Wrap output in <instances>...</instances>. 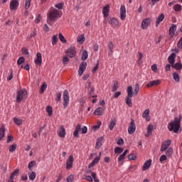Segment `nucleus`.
Masks as SVG:
<instances>
[{
	"label": "nucleus",
	"mask_w": 182,
	"mask_h": 182,
	"mask_svg": "<svg viewBox=\"0 0 182 182\" xmlns=\"http://www.w3.org/2000/svg\"><path fill=\"white\" fill-rule=\"evenodd\" d=\"M139 90H140V86L139 84H136L134 86V90L133 93V87L129 86L127 89V96L125 98V102L129 106V107H132L133 104L132 103V97H133V95L137 96L139 93Z\"/></svg>",
	"instance_id": "obj_1"
},
{
	"label": "nucleus",
	"mask_w": 182,
	"mask_h": 182,
	"mask_svg": "<svg viewBox=\"0 0 182 182\" xmlns=\"http://www.w3.org/2000/svg\"><path fill=\"white\" fill-rule=\"evenodd\" d=\"M62 17V12L56 9H53V10H50L47 14V23L48 25H53L52 22H56L59 18Z\"/></svg>",
	"instance_id": "obj_2"
},
{
	"label": "nucleus",
	"mask_w": 182,
	"mask_h": 182,
	"mask_svg": "<svg viewBox=\"0 0 182 182\" xmlns=\"http://www.w3.org/2000/svg\"><path fill=\"white\" fill-rule=\"evenodd\" d=\"M182 116L180 115L179 117H175L173 121L171 122L168 124V129L169 132H173V133H178L180 130V126L181 124Z\"/></svg>",
	"instance_id": "obj_3"
},
{
	"label": "nucleus",
	"mask_w": 182,
	"mask_h": 182,
	"mask_svg": "<svg viewBox=\"0 0 182 182\" xmlns=\"http://www.w3.org/2000/svg\"><path fill=\"white\" fill-rule=\"evenodd\" d=\"M28 97V92H26V89L20 90L17 91L16 94V103H21L23 100H26Z\"/></svg>",
	"instance_id": "obj_4"
},
{
	"label": "nucleus",
	"mask_w": 182,
	"mask_h": 182,
	"mask_svg": "<svg viewBox=\"0 0 182 182\" xmlns=\"http://www.w3.org/2000/svg\"><path fill=\"white\" fill-rule=\"evenodd\" d=\"M69 106V92L68 90H64L63 92V107L66 109Z\"/></svg>",
	"instance_id": "obj_5"
},
{
	"label": "nucleus",
	"mask_w": 182,
	"mask_h": 182,
	"mask_svg": "<svg viewBox=\"0 0 182 182\" xmlns=\"http://www.w3.org/2000/svg\"><path fill=\"white\" fill-rule=\"evenodd\" d=\"M87 66V63L82 62L80 65L79 70H78V75L82 76L84 72L86 70V68Z\"/></svg>",
	"instance_id": "obj_6"
},
{
	"label": "nucleus",
	"mask_w": 182,
	"mask_h": 182,
	"mask_svg": "<svg viewBox=\"0 0 182 182\" xmlns=\"http://www.w3.org/2000/svg\"><path fill=\"white\" fill-rule=\"evenodd\" d=\"M134 132H136V124L134 123V119H132L128 127V133L129 134H133Z\"/></svg>",
	"instance_id": "obj_7"
},
{
	"label": "nucleus",
	"mask_w": 182,
	"mask_h": 182,
	"mask_svg": "<svg viewBox=\"0 0 182 182\" xmlns=\"http://www.w3.org/2000/svg\"><path fill=\"white\" fill-rule=\"evenodd\" d=\"M66 55L69 58H73L76 55V49L75 47H71L66 50Z\"/></svg>",
	"instance_id": "obj_8"
},
{
	"label": "nucleus",
	"mask_w": 182,
	"mask_h": 182,
	"mask_svg": "<svg viewBox=\"0 0 182 182\" xmlns=\"http://www.w3.org/2000/svg\"><path fill=\"white\" fill-rule=\"evenodd\" d=\"M170 144H171V141L170 139L165 141L164 143H162L161 146V151H166L170 146Z\"/></svg>",
	"instance_id": "obj_9"
},
{
	"label": "nucleus",
	"mask_w": 182,
	"mask_h": 182,
	"mask_svg": "<svg viewBox=\"0 0 182 182\" xmlns=\"http://www.w3.org/2000/svg\"><path fill=\"white\" fill-rule=\"evenodd\" d=\"M18 6H19V2H18V0H12L10 2L11 11H16V9H18Z\"/></svg>",
	"instance_id": "obj_10"
},
{
	"label": "nucleus",
	"mask_w": 182,
	"mask_h": 182,
	"mask_svg": "<svg viewBox=\"0 0 182 182\" xmlns=\"http://www.w3.org/2000/svg\"><path fill=\"white\" fill-rule=\"evenodd\" d=\"M34 63L36 65H38V66L42 65V54L41 53H37L36 58L34 59Z\"/></svg>",
	"instance_id": "obj_11"
},
{
	"label": "nucleus",
	"mask_w": 182,
	"mask_h": 182,
	"mask_svg": "<svg viewBox=\"0 0 182 182\" xmlns=\"http://www.w3.org/2000/svg\"><path fill=\"white\" fill-rule=\"evenodd\" d=\"M120 19H122V21L126 19V6L124 5L121 6L120 8Z\"/></svg>",
	"instance_id": "obj_12"
},
{
	"label": "nucleus",
	"mask_w": 182,
	"mask_h": 182,
	"mask_svg": "<svg viewBox=\"0 0 182 182\" xmlns=\"http://www.w3.org/2000/svg\"><path fill=\"white\" fill-rule=\"evenodd\" d=\"M110 11V6L107 4L102 9V14L104 15V18H107L109 16V12Z\"/></svg>",
	"instance_id": "obj_13"
},
{
	"label": "nucleus",
	"mask_w": 182,
	"mask_h": 182,
	"mask_svg": "<svg viewBox=\"0 0 182 182\" xmlns=\"http://www.w3.org/2000/svg\"><path fill=\"white\" fill-rule=\"evenodd\" d=\"M108 22L112 28H117L119 26V21L114 18H110Z\"/></svg>",
	"instance_id": "obj_14"
},
{
	"label": "nucleus",
	"mask_w": 182,
	"mask_h": 182,
	"mask_svg": "<svg viewBox=\"0 0 182 182\" xmlns=\"http://www.w3.org/2000/svg\"><path fill=\"white\" fill-rule=\"evenodd\" d=\"M161 83V81L160 80H155L153 81L149 82L147 85V87H153V86H157Z\"/></svg>",
	"instance_id": "obj_15"
},
{
	"label": "nucleus",
	"mask_w": 182,
	"mask_h": 182,
	"mask_svg": "<svg viewBox=\"0 0 182 182\" xmlns=\"http://www.w3.org/2000/svg\"><path fill=\"white\" fill-rule=\"evenodd\" d=\"M73 166V156L70 155L68 157V159L66 163V167L68 169L72 168V166Z\"/></svg>",
	"instance_id": "obj_16"
},
{
	"label": "nucleus",
	"mask_w": 182,
	"mask_h": 182,
	"mask_svg": "<svg viewBox=\"0 0 182 182\" xmlns=\"http://www.w3.org/2000/svg\"><path fill=\"white\" fill-rule=\"evenodd\" d=\"M151 20L150 18H146L142 21L141 28V29H146L149 25H150Z\"/></svg>",
	"instance_id": "obj_17"
},
{
	"label": "nucleus",
	"mask_w": 182,
	"mask_h": 182,
	"mask_svg": "<svg viewBox=\"0 0 182 182\" xmlns=\"http://www.w3.org/2000/svg\"><path fill=\"white\" fill-rule=\"evenodd\" d=\"M176 31H177V26H176L175 24H172L169 28V36H171V38H173V36H174Z\"/></svg>",
	"instance_id": "obj_18"
},
{
	"label": "nucleus",
	"mask_w": 182,
	"mask_h": 182,
	"mask_svg": "<svg viewBox=\"0 0 182 182\" xmlns=\"http://www.w3.org/2000/svg\"><path fill=\"white\" fill-rule=\"evenodd\" d=\"M104 113L105 109H103L102 107H98L94 112V114H95V116H102Z\"/></svg>",
	"instance_id": "obj_19"
},
{
	"label": "nucleus",
	"mask_w": 182,
	"mask_h": 182,
	"mask_svg": "<svg viewBox=\"0 0 182 182\" xmlns=\"http://www.w3.org/2000/svg\"><path fill=\"white\" fill-rule=\"evenodd\" d=\"M18 174H19V169H15L14 171L11 174L8 182H14V177L18 176Z\"/></svg>",
	"instance_id": "obj_20"
},
{
	"label": "nucleus",
	"mask_w": 182,
	"mask_h": 182,
	"mask_svg": "<svg viewBox=\"0 0 182 182\" xmlns=\"http://www.w3.org/2000/svg\"><path fill=\"white\" fill-rule=\"evenodd\" d=\"M150 166H151V159H149L144 163L142 167L143 171H146V170H149V168H150Z\"/></svg>",
	"instance_id": "obj_21"
},
{
	"label": "nucleus",
	"mask_w": 182,
	"mask_h": 182,
	"mask_svg": "<svg viewBox=\"0 0 182 182\" xmlns=\"http://www.w3.org/2000/svg\"><path fill=\"white\" fill-rule=\"evenodd\" d=\"M168 62L171 65H174V63L176 62V53H173L168 58Z\"/></svg>",
	"instance_id": "obj_22"
},
{
	"label": "nucleus",
	"mask_w": 182,
	"mask_h": 182,
	"mask_svg": "<svg viewBox=\"0 0 182 182\" xmlns=\"http://www.w3.org/2000/svg\"><path fill=\"white\" fill-rule=\"evenodd\" d=\"M80 130H81V126H80V124H77L75 127V130L73 132L74 137H76L77 139H78V137H79V132H80Z\"/></svg>",
	"instance_id": "obj_23"
},
{
	"label": "nucleus",
	"mask_w": 182,
	"mask_h": 182,
	"mask_svg": "<svg viewBox=\"0 0 182 182\" xmlns=\"http://www.w3.org/2000/svg\"><path fill=\"white\" fill-rule=\"evenodd\" d=\"M154 129V127L153 124H149L147 127V133L145 134L146 137H149V136H151V133L153 132V129Z\"/></svg>",
	"instance_id": "obj_24"
},
{
	"label": "nucleus",
	"mask_w": 182,
	"mask_h": 182,
	"mask_svg": "<svg viewBox=\"0 0 182 182\" xmlns=\"http://www.w3.org/2000/svg\"><path fill=\"white\" fill-rule=\"evenodd\" d=\"M163 21H164V14H161V15H159L158 16V18H156V26H159V25H160L161 22H163Z\"/></svg>",
	"instance_id": "obj_25"
},
{
	"label": "nucleus",
	"mask_w": 182,
	"mask_h": 182,
	"mask_svg": "<svg viewBox=\"0 0 182 182\" xmlns=\"http://www.w3.org/2000/svg\"><path fill=\"white\" fill-rule=\"evenodd\" d=\"M100 161V156H97L90 164H89V168L93 167L95 164H97Z\"/></svg>",
	"instance_id": "obj_26"
},
{
	"label": "nucleus",
	"mask_w": 182,
	"mask_h": 182,
	"mask_svg": "<svg viewBox=\"0 0 182 182\" xmlns=\"http://www.w3.org/2000/svg\"><path fill=\"white\" fill-rule=\"evenodd\" d=\"M58 135L60 137H65V136H66V131L65 130V128L63 127V126H61L60 127Z\"/></svg>",
	"instance_id": "obj_27"
},
{
	"label": "nucleus",
	"mask_w": 182,
	"mask_h": 182,
	"mask_svg": "<svg viewBox=\"0 0 182 182\" xmlns=\"http://www.w3.org/2000/svg\"><path fill=\"white\" fill-rule=\"evenodd\" d=\"M5 137V126L1 125L0 128V140H2Z\"/></svg>",
	"instance_id": "obj_28"
},
{
	"label": "nucleus",
	"mask_w": 182,
	"mask_h": 182,
	"mask_svg": "<svg viewBox=\"0 0 182 182\" xmlns=\"http://www.w3.org/2000/svg\"><path fill=\"white\" fill-rule=\"evenodd\" d=\"M149 114H150V109H146L144 110V112L142 114V117H144V119H146V120H150L149 119Z\"/></svg>",
	"instance_id": "obj_29"
},
{
	"label": "nucleus",
	"mask_w": 182,
	"mask_h": 182,
	"mask_svg": "<svg viewBox=\"0 0 182 182\" xmlns=\"http://www.w3.org/2000/svg\"><path fill=\"white\" fill-rule=\"evenodd\" d=\"M173 69H176V70H181L182 69V64L181 63H176L171 65Z\"/></svg>",
	"instance_id": "obj_30"
},
{
	"label": "nucleus",
	"mask_w": 182,
	"mask_h": 182,
	"mask_svg": "<svg viewBox=\"0 0 182 182\" xmlns=\"http://www.w3.org/2000/svg\"><path fill=\"white\" fill-rule=\"evenodd\" d=\"M103 141V137H99L97 139L95 149H99L100 147H102V142Z\"/></svg>",
	"instance_id": "obj_31"
},
{
	"label": "nucleus",
	"mask_w": 182,
	"mask_h": 182,
	"mask_svg": "<svg viewBox=\"0 0 182 182\" xmlns=\"http://www.w3.org/2000/svg\"><path fill=\"white\" fill-rule=\"evenodd\" d=\"M172 76H173V80L175 82H180V75H178V74L177 73H173L172 74Z\"/></svg>",
	"instance_id": "obj_32"
},
{
	"label": "nucleus",
	"mask_w": 182,
	"mask_h": 182,
	"mask_svg": "<svg viewBox=\"0 0 182 182\" xmlns=\"http://www.w3.org/2000/svg\"><path fill=\"white\" fill-rule=\"evenodd\" d=\"M114 126H116V120L112 119V121L110 122V124L109 125V130H113V129H114Z\"/></svg>",
	"instance_id": "obj_33"
},
{
	"label": "nucleus",
	"mask_w": 182,
	"mask_h": 182,
	"mask_svg": "<svg viewBox=\"0 0 182 182\" xmlns=\"http://www.w3.org/2000/svg\"><path fill=\"white\" fill-rule=\"evenodd\" d=\"M58 35H55L53 36L52 40H51V43L53 46L56 45L58 43Z\"/></svg>",
	"instance_id": "obj_34"
},
{
	"label": "nucleus",
	"mask_w": 182,
	"mask_h": 182,
	"mask_svg": "<svg viewBox=\"0 0 182 182\" xmlns=\"http://www.w3.org/2000/svg\"><path fill=\"white\" fill-rule=\"evenodd\" d=\"M15 150H16V144H14L9 147V151H10V153H14V151H15Z\"/></svg>",
	"instance_id": "obj_35"
},
{
	"label": "nucleus",
	"mask_w": 182,
	"mask_h": 182,
	"mask_svg": "<svg viewBox=\"0 0 182 182\" xmlns=\"http://www.w3.org/2000/svg\"><path fill=\"white\" fill-rule=\"evenodd\" d=\"M138 54V65H141L143 63L141 61V59H143V53L139 52Z\"/></svg>",
	"instance_id": "obj_36"
},
{
	"label": "nucleus",
	"mask_w": 182,
	"mask_h": 182,
	"mask_svg": "<svg viewBox=\"0 0 182 182\" xmlns=\"http://www.w3.org/2000/svg\"><path fill=\"white\" fill-rule=\"evenodd\" d=\"M87 58H89V55L87 54V51L84 50L82 52V60H86V59H87Z\"/></svg>",
	"instance_id": "obj_37"
},
{
	"label": "nucleus",
	"mask_w": 182,
	"mask_h": 182,
	"mask_svg": "<svg viewBox=\"0 0 182 182\" xmlns=\"http://www.w3.org/2000/svg\"><path fill=\"white\" fill-rule=\"evenodd\" d=\"M21 51L23 55H26L27 58H29V51L27 50L26 48H21Z\"/></svg>",
	"instance_id": "obj_38"
},
{
	"label": "nucleus",
	"mask_w": 182,
	"mask_h": 182,
	"mask_svg": "<svg viewBox=\"0 0 182 182\" xmlns=\"http://www.w3.org/2000/svg\"><path fill=\"white\" fill-rule=\"evenodd\" d=\"M14 122L15 123V124H17V126H21V124H22V120L18 118H14Z\"/></svg>",
	"instance_id": "obj_39"
},
{
	"label": "nucleus",
	"mask_w": 182,
	"mask_h": 182,
	"mask_svg": "<svg viewBox=\"0 0 182 182\" xmlns=\"http://www.w3.org/2000/svg\"><path fill=\"white\" fill-rule=\"evenodd\" d=\"M173 9L176 12H180V11H181L182 7L181 5L180 4H176L173 6Z\"/></svg>",
	"instance_id": "obj_40"
},
{
	"label": "nucleus",
	"mask_w": 182,
	"mask_h": 182,
	"mask_svg": "<svg viewBox=\"0 0 182 182\" xmlns=\"http://www.w3.org/2000/svg\"><path fill=\"white\" fill-rule=\"evenodd\" d=\"M119 89V82L114 81V85L112 87V92H116Z\"/></svg>",
	"instance_id": "obj_41"
},
{
	"label": "nucleus",
	"mask_w": 182,
	"mask_h": 182,
	"mask_svg": "<svg viewBox=\"0 0 182 182\" xmlns=\"http://www.w3.org/2000/svg\"><path fill=\"white\" fill-rule=\"evenodd\" d=\"M35 178H36V173H35L34 171L31 172V173L29 175V179L31 181H33V180H35Z\"/></svg>",
	"instance_id": "obj_42"
},
{
	"label": "nucleus",
	"mask_w": 182,
	"mask_h": 182,
	"mask_svg": "<svg viewBox=\"0 0 182 182\" xmlns=\"http://www.w3.org/2000/svg\"><path fill=\"white\" fill-rule=\"evenodd\" d=\"M32 0H26L25 9H29L31 8V2Z\"/></svg>",
	"instance_id": "obj_43"
},
{
	"label": "nucleus",
	"mask_w": 182,
	"mask_h": 182,
	"mask_svg": "<svg viewBox=\"0 0 182 182\" xmlns=\"http://www.w3.org/2000/svg\"><path fill=\"white\" fill-rule=\"evenodd\" d=\"M25 62V58L23 57H20L18 60H17V64L18 65H22Z\"/></svg>",
	"instance_id": "obj_44"
},
{
	"label": "nucleus",
	"mask_w": 182,
	"mask_h": 182,
	"mask_svg": "<svg viewBox=\"0 0 182 182\" xmlns=\"http://www.w3.org/2000/svg\"><path fill=\"white\" fill-rule=\"evenodd\" d=\"M46 112L47 113H48V116H52V113L53 112L52 109V107H50V106L47 107Z\"/></svg>",
	"instance_id": "obj_45"
},
{
	"label": "nucleus",
	"mask_w": 182,
	"mask_h": 182,
	"mask_svg": "<svg viewBox=\"0 0 182 182\" xmlns=\"http://www.w3.org/2000/svg\"><path fill=\"white\" fill-rule=\"evenodd\" d=\"M122 152H123V149H122V148L120 147H116L114 149V153H116L117 154H120Z\"/></svg>",
	"instance_id": "obj_46"
},
{
	"label": "nucleus",
	"mask_w": 182,
	"mask_h": 182,
	"mask_svg": "<svg viewBox=\"0 0 182 182\" xmlns=\"http://www.w3.org/2000/svg\"><path fill=\"white\" fill-rule=\"evenodd\" d=\"M46 87H47L46 84H45V83L43 84V85H41V89H40V93H41V94L43 93V92H45Z\"/></svg>",
	"instance_id": "obj_47"
},
{
	"label": "nucleus",
	"mask_w": 182,
	"mask_h": 182,
	"mask_svg": "<svg viewBox=\"0 0 182 182\" xmlns=\"http://www.w3.org/2000/svg\"><path fill=\"white\" fill-rule=\"evenodd\" d=\"M63 5H64L63 3H58V4H55V6L57 8V9L62 10V9H63Z\"/></svg>",
	"instance_id": "obj_48"
},
{
	"label": "nucleus",
	"mask_w": 182,
	"mask_h": 182,
	"mask_svg": "<svg viewBox=\"0 0 182 182\" xmlns=\"http://www.w3.org/2000/svg\"><path fill=\"white\" fill-rule=\"evenodd\" d=\"M77 42H81V43H83L85 42V36L81 35L77 38Z\"/></svg>",
	"instance_id": "obj_49"
},
{
	"label": "nucleus",
	"mask_w": 182,
	"mask_h": 182,
	"mask_svg": "<svg viewBox=\"0 0 182 182\" xmlns=\"http://www.w3.org/2000/svg\"><path fill=\"white\" fill-rule=\"evenodd\" d=\"M166 156L168 157H170V156H171L173 154V149L172 148H169L166 153Z\"/></svg>",
	"instance_id": "obj_50"
},
{
	"label": "nucleus",
	"mask_w": 182,
	"mask_h": 182,
	"mask_svg": "<svg viewBox=\"0 0 182 182\" xmlns=\"http://www.w3.org/2000/svg\"><path fill=\"white\" fill-rule=\"evenodd\" d=\"M59 39L63 42V43H66V39L65 38V36L62 33L59 34Z\"/></svg>",
	"instance_id": "obj_51"
},
{
	"label": "nucleus",
	"mask_w": 182,
	"mask_h": 182,
	"mask_svg": "<svg viewBox=\"0 0 182 182\" xmlns=\"http://www.w3.org/2000/svg\"><path fill=\"white\" fill-rule=\"evenodd\" d=\"M61 97H62V93L60 92L57 93L56 98H55V101L57 102V103L58 102H60Z\"/></svg>",
	"instance_id": "obj_52"
},
{
	"label": "nucleus",
	"mask_w": 182,
	"mask_h": 182,
	"mask_svg": "<svg viewBox=\"0 0 182 182\" xmlns=\"http://www.w3.org/2000/svg\"><path fill=\"white\" fill-rule=\"evenodd\" d=\"M36 161H32L28 164V167L29 170H31V168H32V167H33V166H36Z\"/></svg>",
	"instance_id": "obj_53"
},
{
	"label": "nucleus",
	"mask_w": 182,
	"mask_h": 182,
	"mask_svg": "<svg viewBox=\"0 0 182 182\" xmlns=\"http://www.w3.org/2000/svg\"><path fill=\"white\" fill-rule=\"evenodd\" d=\"M166 160H167V156L166 155H162L161 156V157L159 158V161L161 163H163V161H166Z\"/></svg>",
	"instance_id": "obj_54"
},
{
	"label": "nucleus",
	"mask_w": 182,
	"mask_h": 182,
	"mask_svg": "<svg viewBox=\"0 0 182 182\" xmlns=\"http://www.w3.org/2000/svg\"><path fill=\"white\" fill-rule=\"evenodd\" d=\"M81 133L82 134H86V133H87V127H83L82 128H81Z\"/></svg>",
	"instance_id": "obj_55"
},
{
	"label": "nucleus",
	"mask_w": 182,
	"mask_h": 182,
	"mask_svg": "<svg viewBox=\"0 0 182 182\" xmlns=\"http://www.w3.org/2000/svg\"><path fill=\"white\" fill-rule=\"evenodd\" d=\"M14 78V73L12 70H10V74L9 75V77H7V80H12V79Z\"/></svg>",
	"instance_id": "obj_56"
},
{
	"label": "nucleus",
	"mask_w": 182,
	"mask_h": 182,
	"mask_svg": "<svg viewBox=\"0 0 182 182\" xmlns=\"http://www.w3.org/2000/svg\"><path fill=\"white\" fill-rule=\"evenodd\" d=\"M84 179L86 180L87 181H90V182H92L93 181V178L90 176H85Z\"/></svg>",
	"instance_id": "obj_57"
},
{
	"label": "nucleus",
	"mask_w": 182,
	"mask_h": 182,
	"mask_svg": "<svg viewBox=\"0 0 182 182\" xmlns=\"http://www.w3.org/2000/svg\"><path fill=\"white\" fill-rule=\"evenodd\" d=\"M11 141H14V136L9 135L7 136V141L6 143H11Z\"/></svg>",
	"instance_id": "obj_58"
},
{
	"label": "nucleus",
	"mask_w": 182,
	"mask_h": 182,
	"mask_svg": "<svg viewBox=\"0 0 182 182\" xmlns=\"http://www.w3.org/2000/svg\"><path fill=\"white\" fill-rule=\"evenodd\" d=\"M129 160H136V155L134 154H131L128 156Z\"/></svg>",
	"instance_id": "obj_59"
},
{
	"label": "nucleus",
	"mask_w": 182,
	"mask_h": 182,
	"mask_svg": "<svg viewBox=\"0 0 182 182\" xmlns=\"http://www.w3.org/2000/svg\"><path fill=\"white\" fill-rule=\"evenodd\" d=\"M91 176L92 178L95 180V182H99V179L96 178V173L95 172L91 173Z\"/></svg>",
	"instance_id": "obj_60"
},
{
	"label": "nucleus",
	"mask_w": 182,
	"mask_h": 182,
	"mask_svg": "<svg viewBox=\"0 0 182 182\" xmlns=\"http://www.w3.org/2000/svg\"><path fill=\"white\" fill-rule=\"evenodd\" d=\"M74 176L73 175H70L67 178V182H73V181Z\"/></svg>",
	"instance_id": "obj_61"
},
{
	"label": "nucleus",
	"mask_w": 182,
	"mask_h": 182,
	"mask_svg": "<svg viewBox=\"0 0 182 182\" xmlns=\"http://www.w3.org/2000/svg\"><path fill=\"white\" fill-rule=\"evenodd\" d=\"M113 48H114V45L112 42H109L108 43V48L109 49V50H113Z\"/></svg>",
	"instance_id": "obj_62"
},
{
	"label": "nucleus",
	"mask_w": 182,
	"mask_h": 182,
	"mask_svg": "<svg viewBox=\"0 0 182 182\" xmlns=\"http://www.w3.org/2000/svg\"><path fill=\"white\" fill-rule=\"evenodd\" d=\"M178 48H179V49H182V37L180 38L178 43Z\"/></svg>",
	"instance_id": "obj_63"
},
{
	"label": "nucleus",
	"mask_w": 182,
	"mask_h": 182,
	"mask_svg": "<svg viewBox=\"0 0 182 182\" xmlns=\"http://www.w3.org/2000/svg\"><path fill=\"white\" fill-rule=\"evenodd\" d=\"M151 70H153V72H157V65L156 64H154L152 66H151Z\"/></svg>",
	"instance_id": "obj_64"
}]
</instances>
